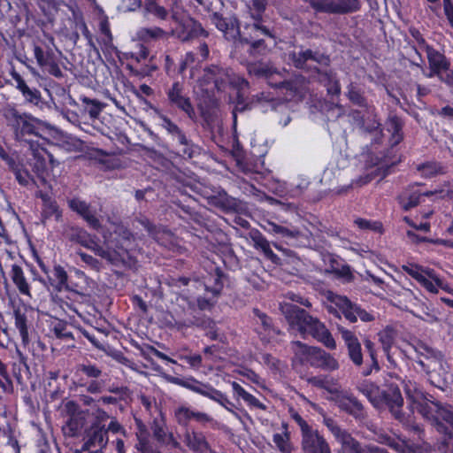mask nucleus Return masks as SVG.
<instances>
[{
  "mask_svg": "<svg viewBox=\"0 0 453 453\" xmlns=\"http://www.w3.org/2000/svg\"><path fill=\"white\" fill-rule=\"evenodd\" d=\"M108 443L107 430L101 421H95L85 431L82 450L90 453H102Z\"/></svg>",
  "mask_w": 453,
  "mask_h": 453,
  "instance_id": "f3484780",
  "label": "nucleus"
},
{
  "mask_svg": "<svg viewBox=\"0 0 453 453\" xmlns=\"http://www.w3.org/2000/svg\"><path fill=\"white\" fill-rule=\"evenodd\" d=\"M312 78L325 86L329 95L339 96L341 94V85L337 74L331 68L315 66Z\"/></svg>",
  "mask_w": 453,
  "mask_h": 453,
  "instance_id": "4be33fe9",
  "label": "nucleus"
},
{
  "mask_svg": "<svg viewBox=\"0 0 453 453\" xmlns=\"http://www.w3.org/2000/svg\"><path fill=\"white\" fill-rule=\"evenodd\" d=\"M77 255L81 257V261L84 262L92 270L96 272L101 271L102 263L97 258L82 251H78Z\"/></svg>",
  "mask_w": 453,
  "mask_h": 453,
  "instance_id": "0e129e2a",
  "label": "nucleus"
},
{
  "mask_svg": "<svg viewBox=\"0 0 453 453\" xmlns=\"http://www.w3.org/2000/svg\"><path fill=\"white\" fill-rule=\"evenodd\" d=\"M307 382L314 387L326 389L329 393L335 390L336 380L328 375L313 376L308 378Z\"/></svg>",
  "mask_w": 453,
  "mask_h": 453,
  "instance_id": "79ce46f5",
  "label": "nucleus"
},
{
  "mask_svg": "<svg viewBox=\"0 0 453 453\" xmlns=\"http://www.w3.org/2000/svg\"><path fill=\"white\" fill-rule=\"evenodd\" d=\"M387 388L381 390L373 383H363L359 391L378 409L387 407L392 416L405 426H411V416L403 412V398L398 385L387 382Z\"/></svg>",
  "mask_w": 453,
  "mask_h": 453,
  "instance_id": "20e7f679",
  "label": "nucleus"
},
{
  "mask_svg": "<svg viewBox=\"0 0 453 453\" xmlns=\"http://www.w3.org/2000/svg\"><path fill=\"white\" fill-rule=\"evenodd\" d=\"M328 299L341 311L345 319L350 323L357 322V317L364 322H371L374 320V316L372 314L362 309L357 303H352L346 296L330 293Z\"/></svg>",
  "mask_w": 453,
  "mask_h": 453,
  "instance_id": "4468645a",
  "label": "nucleus"
},
{
  "mask_svg": "<svg viewBox=\"0 0 453 453\" xmlns=\"http://www.w3.org/2000/svg\"><path fill=\"white\" fill-rule=\"evenodd\" d=\"M15 316V326L18 328L21 339L22 343L26 346L29 342L28 330L27 325V317L25 314L21 313L19 310L14 311Z\"/></svg>",
  "mask_w": 453,
  "mask_h": 453,
  "instance_id": "09e8293b",
  "label": "nucleus"
},
{
  "mask_svg": "<svg viewBox=\"0 0 453 453\" xmlns=\"http://www.w3.org/2000/svg\"><path fill=\"white\" fill-rule=\"evenodd\" d=\"M87 244L88 246H84L85 248L91 250L95 255L105 259L112 265L126 266L130 265L131 257L128 253V247L116 246L112 250L110 248L104 249L93 240L91 235L88 236Z\"/></svg>",
  "mask_w": 453,
  "mask_h": 453,
  "instance_id": "ddd939ff",
  "label": "nucleus"
},
{
  "mask_svg": "<svg viewBox=\"0 0 453 453\" xmlns=\"http://www.w3.org/2000/svg\"><path fill=\"white\" fill-rule=\"evenodd\" d=\"M11 74L16 82V88L20 91L25 102L34 105H39L42 102L41 92L37 88H31L16 71H12Z\"/></svg>",
  "mask_w": 453,
  "mask_h": 453,
  "instance_id": "c85d7f7f",
  "label": "nucleus"
},
{
  "mask_svg": "<svg viewBox=\"0 0 453 453\" xmlns=\"http://www.w3.org/2000/svg\"><path fill=\"white\" fill-rule=\"evenodd\" d=\"M155 112L161 120V127L171 135L173 140L176 141L178 144L187 142L186 134L177 124L159 110L155 109Z\"/></svg>",
  "mask_w": 453,
  "mask_h": 453,
  "instance_id": "473e14b6",
  "label": "nucleus"
},
{
  "mask_svg": "<svg viewBox=\"0 0 453 453\" xmlns=\"http://www.w3.org/2000/svg\"><path fill=\"white\" fill-rule=\"evenodd\" d=\"M277 74L272 73V76L269 78L267 83L271 87L280 88L284 83L288 73L284 68L276 67Z\"/></svg>",
  "mask_w": 453,
  "mask_h": 453,
  "instance_id": "052dcab7",
  "label": "nucleus"
},
{
  "mask_svg": "<svg viewBox=\"0 0 453 453\" xmlns=\"http://www.w3.org/2000/svg\"><path fill=\"white\" fill-rule=\"evenodd\" d=\"M426 51L431 69V73L427 75L428 77H433L434 75L441 76L442 71L449 70L450 63L443 54L430 45H426Z\"/></svg>",
  "mask_w": 453,
  "mask_h": 453,
  "instance_id": "bb28decb",
  "label": "nucleus"
},
{
  "mask_svg": "<svg viewBox=\"0 0 453 453\" xmlns=\"http://www.w3.org/2000/svg\"><path fill=\"white\" fill-rule=\"evenodd\" d=\"M31 151L33 158L29 162V165L33 172L40 178L42 181H45V173L47 171L46 165V153L47 150L43 148L41 142L37 143L36 147L27 148Z\"/></svg>",
  "mask_w": 453,
  "mask_h": 453,
  "instance_id": "cd10ccee",
  "label": "nucleus"
},
{
  "mask_svg": "<svg viewBox=\"0 0 453 453\" xmlns=\"http://www.w3.org/2000/svg\"><path fill=\"white\" fill-rule=\"evenodd\" d=\"M115 233L118 234L119 240L116 246L128 247V250L131 248V245L134 242V235L133 233L127 227L119 226Z\"/></svg>",
  "mask_w": 453,
  "mask_h": 453,
  "instance_id": "6e6d98bb",
  "label": "nucleus"
},
{
  "mask_svg": "<svg viewBox=\"0 0 453 453\" xmlns=\"http://www.w3.org/2000/svg\"><path fill=\"white\" fill-rule=\"evenodd\" d=\"M418 281L431 293H437V287L443 288L442 280L433 270L426 271Z\"/></svg>",
  "mask_w": 453,
  "mask_h": 453,
  "instance_id": "ea45409f",
  "label": "nucleus"
},
{
  "mask_svg": "<svg viewBox=\"0 0 453 453\" xmlns=\"http://www.w3.org/2000/svg\"><path fill=\"white\" fill-rule=\"evenodd\" d=\"M293 349L309 356V362L311 366L321 368L326 371H335L339 369L338 361L330 354L320 348L309 347L306 344L296 341L292 342Z\"/></svg>",
  "mask_w": 453,
  "mask_h": 453,
  "instance_id": "1a4fd4ad",
  "label": "nucleus"
},
{
  "mask_svg": "<svg viewBox=\"0 0 453 453\" xmlns=\"http://www.w3.org/2000/svg\"><path fill=\"white\" fill-rule=\"evenodd\" d=\"M233 73L229 68L211 65L203 70V79L207 83H213L219 91H224L232 81Z\"/></svg>",
  "mask_w": 453,
  "mask_h": 453,
  "instance_id": "412c9836",
  "label": "nucleus"
},
{
  "mask_svg": "<svg viewBox=\"0 0 453 453\" xmlns=\"http://www.w3.org/2000/svg\"><path fill=\"white\" fill-rule=\"evenodd\" d=\"M364 344L365 349H367L370 358H371V365L370 367L367 369H365L362 372V374L364 376H368L372 373V370L379 371L380 365L376 357V351L374 349V343L368 338H365L364 340Z\"/></svg>",
  "mask_w": 453,
  "mask_h": 453,
  "instance_id": "8fccbe9b",
  "label": "nucleus"
},
{
  "mask_svg": "<svg viewBox=\"0 0 453 453\" xmlns=\"http://www.w3.org/2000/svg\"><path fill=\"white\" fill-rule=\"evenodd\" d=\"M317 12L327 14H347L359 10L358 0H305Z\"/></svg>",
  "mask_w": 453,
  "mask_h": 453,
  "instance_id": "dca6fc26",
  "label": "nucleus"
},
{
  "mask_svg": "<svg viewBox=\"0 0 453 453\" xmlns=\"http://www.w3.org/2000/svg\"><path fill=\"white\" fill-rule=\"evenodd\" d=\"M34 54L38 65L42 67H45L53 59V53L44 52L40 46H35Z\"/></svg>",
  "mask_w": 453,
  "mask_h": 453,
  "instance_id": "e2e57ef3",
  "label": "nucleus"
},
{
  "mask_svg": "<svg viewBox=\"0 0 453 453\" xmlns=\"http://www.w3.org/2000/svg\"><path fill=\"white\" fill-rule=\"evenodd\" d=\"M87 244L88 246H84L85 248L91 250L95 255L105 259L112 265L126 266L130 265L131 257L128 253V247L116 246L112 250L110 248L104 249L93 240L91 235L88 236Z\"/></svg>",
  "mask_w": 453,
  "mask_h": 453,
  "instance_id": "f8f14e48",
  "label": "nucleus"
},
{
  "mask_svg": "<svg viewBox=\"0 0 453 453\" xmlns=\"http://www.w3.org/2000/svg\"><path fill=\"white\" fill-rule=\"evenodd\" d=\"M53 332L57 338L64 340H73V336L71 331L68 330V325L63 322H58L55 325Z\"/></svg>",
  "mask_w": 453,
  "mask_h": 453,
  "instance_id": "774afa93",
  "label": "nucleus"
},
{
  "mask_svg": "<svg viewBox=\"0 0 453 453\" xmlns=\"http://www.w3.org/2000/svg\"><path fill=\"white\" fill-rule=\"evenodd\" d=\"M81 101L84 104V111L89 115L91 119H98L101 111L105 104L96 99H90L87 96L81 97Z\"/></svg>",
  "mask_w": 453,
  "mask_h": 453,
  "instance_id": "c03bdc74",
  "label": "nucleus"
},
{
  "mask_svg": "<svg viewBox=\"0 0 453 453\" xmlns=\"http://www.w3.org/2000/svg\"><path fill=\"white\" fill-rule=\"evenodd\" d=\"M209 203L224 211H236L238 207L237 199L230 196L224 189H219L216 194L208 197Z\"/></svg>",
  "mask_w": 453,
  "mask_h": 453,
  "instance_id": "2f4dec72",
  "label": "nucleus"
},
{
  "mask_svg": "<svg viewBox=\"0 0 453 453\" xmlns=\"http://www.w3.org/2000/svg\"><path fill=\"white\" fill-rule=\"evenodd\" d=\"M346 96L353 104L360 107H367V101L364 96V92L353 82L348 85Z\"/></svg>",
  "mask_w": 453,
  "mask_h": 453,
  "instance_id": "a18cd8bd",
  "label": "nucleus"
},
{
  "mask_svg": "<svg viewBox=\"0 0 453 453\" xmlns=\"http://www.w3.org/2000/svg\"><path fill=\"white\" fill-rule=\"evenodd\" d=\"M90 234L83 228L74 225H65L62 230V236L71 242L79 243L81 246H88L87 240Z\"/></svg>",
  "mask_w": 453,
  "mask_h": 453,
  "instance_id": "c9c22d12",
  "label": "nucleus"
},
{
  "mask_svg": "<svg viewBox=\"0 0 453 453\" xmlns=\"http://www.w3.org/2000/svg\"><path fill=\"white\" fill-rule=\"evenodd\" d=\"M144 10L147 13L152 14L159 19H165L168 16V11L157 3V0H145Z\"/></svg>",
  "mask_w": 453,
  "mask_h": 453,
  "instance_id": "3c124183",
  "label": "nucleus"
},
{
  "mask_svg": "<svg viewBox=\"0 0 453 453\" xmlns=\"http://www.w3.org/2000/svg\"><path fill=\"white\" fill-rule=\"evenodd\" d=\"M272 38L273 35L270 29L263 23H245L242 29L240 28V35L237 41L240 44H247L249 48L247 52L250 56L257 58L265 54L267 45L265 38Z\"/></svg>",
  "mask_w": 453,
  "mask_h": 453,
  "instance_id": "39448f33",
  "label": "nucleus"
},
{
  "mask_svg": "<svg viewBox=\"0 0 453 453\" xmlns=\"http://www.w3.org/2000/svg\"><path fill=\"white\" fill-rule=\"evenodd\" d=\"M68 275L66 271L61 265H55L52 271V276H48V280L55 290L60 292L63 289L70 290L67 284Z\"/></svg>",
  "mask_w": 453,
  "mask_h": 453,
  "instance_id": "4c0bfd02",
  "label": "nucleus"
},
{
  "mask_svg": "<svg viewBox=\"0 0 453 453\" xmlns=\"http://www.w3.org/2000/svg\"><path fill=\"white\" fill-rule=\"evenodd\" d=\"M288 58L297 69L311 70L314 74V67L311 63H316L319 68L329 67L330 56L319 50H312L303 46L296 49L288 54Z\"/></svg>",
  "mask_w": 453,
  "mask_h": 453,
  "instance_id": "6e6552de",
  "label": "nucleus"
},
{
  "mask_svg": "<svg viewBox=\"0 0 453 453\" xmlns=\"http://www.w3.org/2000/svg\"><path fill=\"white\" fill-rule=\"evenodd\" d=\"M166 96L170 106L182 111L192 120L196 119V111L190 98L184 95L183 86L179 81L174 82L172 87L167 89Z\"/></svg>",
  "mask_w": 453,
  "mask_h": 453,
  "instance_id": "aec40b11",
  "label": "nucleus"
},
{
  "mask_svg": "<svg viewBox=\"0 0 453 453\" xmlns=\"http://www.w3.org/2000/svg\"><path fill=\"white\" fill-rule=\"evenodd\" d=\"M387 130L391 133L389 142L391 147H395L399 144L403 139V134L402 132L403 123L402 120L395 115L389 116L386 123Z\"/></svg>",
  "mask_w": 453,
  "mask_h": 453,
  "instance_id": "e433bc0d",
  "label": "nucleus"
},
{
  "mask_svg": "<svg viewBox=\"0 0 453 453\" xmlns=\"http://www.w3.org/2000/svg\"><path fill=\"white\" fill-rule=\"evenodd\" d=\"M87 244L88 246H84L85 248L91 250L95 255L105 259L112 265L126 266L130 265L131 257L128 253V247L116 246L112 250L110 248L104 249L93 240L91 235L88 236Z\"/></svg>",
  "mask_w": 453,
  "mask_h": 453,
  "instance_id": "9d476101",
  "label": "nucleus"
},
{
  "mask_svg": "<svg viewBox=\"0 0 453 453\" xmlns=\"http://www.w3.org/2000/svg\"><path fill=\"white\" fill-rule=\"evenodd\" d=\"M4 117L13 140L22 148L36 147L42 136L43 122L33 115L21 112L15 107L5 109Z\"/></svg>",
  "mask_w": 453,
  "mask_h": 453,
  "instance_id": "7ed1b4c3",
  "label": "nucleus"
},
{
  "mask_svg": "<svg viewBox=\"0 0 453 453\" xmlns=\"http://www.w3.org/2000/svg\"><path fill=\"white\" fill-rule=\"evenodd\" d=\"M312 337L322 342L326 348L330 349H334L336 348L334 339L333 338L331 333L326 328L324 324L321 326V327H319L318 332H316Z\"/></svg>",
  "mask_w": 453,
  "mask_h": 453,
  "instance_id": "864d4df0",
  "label": "nucleus"
},
{
  "mask_svg": "<svg viewBox=\"0 0 453 453\" xmlns=\"http://www.w3.org/2000/svg\"><path fill=\"white\" fill-rule=\"evenodd\" d=\"M362 128L365 132L372 134L373 142L380 143L382 139V128L380 122L374 116L372 119L363 121Z\"/></svg>",
  "mask_w": 453,
  "mask_h": 453,
  "instance_id": "49530a36",
  "label": "nucleus"
},
{
  "mask_svg": "<svg viewBox=\"0 0 453 453\" xmlns=\"http://www.w3.org/2000/svg\"><path fill=\"white\" fill-rule=\"evenodd\" d=\"M339 332L343 339L345 345L348 349V355L349 359L353 362V364L357 366H360L363 364V354L361 344L356 336V334L344 328L339 327Z\"/></svg>",
  "mask_w": 453,
  "mask_h": 453,
  "instance_id": "b1692460",
  "label": "nucleus"
},
{
  "mask_svg": "<svg viewBox=\"0 0 453 453\" xmlns=\"http://www.w3.org/2000/svg\"><path fill=\"white\" fill-rule=\"evenodd\" d=\"M399 296L403 299H399L395 306H397L403 311L411 312L408 303H411L414 300H416V297L414 296L413 293L409 289H403Z\"/></svg>",
  "mask_w": 453,
  "mask_h": 453,
  "instance_id": "680f3d73",
  "label": "nucleus"
},
{
  "mask_svg": "<svg viewBox=\"0 0 453 453\" xmlns=\"http://www.w3.org/2000/svg\"><path fill=\"white\" fill-rule=\"evenodd\" d=\"M404 391L413 407L426 419L431 420L442 436L436 443V449L441 453H453V434L440 421L441 419L453 427V406L443 404L434 397L423 392L411 381L404 382Z\"/></svg>",
  "mask_w": 453,
  "mask_h": 453,
  "instance_id": "f257e3e1",
  "label": "nucleus"
},
{
  "mask_svg": "<svg viewBox=\"0 0 453 453\" xmlns=\"http://www.w3.org/2000/svg\"><path fill=\"white\" fill-rule=\"evenodd\" d=\"M338 407L354 417L356 419H364L366 415L363 404L355 396H343L337 402Z\"/></svg>",
  "mask_w": 453,
  "mask_h": 453,
  "instance_id": "c756f323",
  "label": "nucleus"
},
{
  "mask_svg": "<svg viewBox=\"0 0 453 453\" xmlns=\"http://www.w3.org/2000/svg\"><path fill=\"white\" fill-rule=\"evenodd\" d=\"M185 445L194 453L212 452V449L202 432L187 428L183 434Z\"/></svg>",
  "mask_w": 453,
  "mask_h": 453,
  "instance_id": "393cba45",
  "label": "nucleus"
},
{
  "mask_svg": "<svg viewBox=\"0 0 453 453\" xmlns=\"http://www.w3.org/2000/svg\"><path fill=\"white\" fill-rule=\"evenodd\" d=\"M250 237L254 248L262 251L265 258L277 265H282L285 263L284 258L280 257L273 251L270 242L258 230L250 232Z\"/></svg>",
  "mask_w": 453,
  "mask_h": 453,
  "instance_id": "a878e982",
  "label": "nucleus"
},
{
  "mask_svg": "<svg viewBox=\"0 0 453 453\" xmlns=\"http://www.w3.org/2000/svg\"><path fill=\"white\" fill-rule=\"evenodd\" d=\"M169 381L180 387H183L185 388H188L193 392L200 394L205 397H208L219 403L221 406H223L228 411L233 413L234 416H238V414L232 409L234 403L230 402L223 393L214 388L210 384L203 383L193 377L185 379L171 377L169 379Z\"/></svg>",
  "mask_w": 453,
  "mask_h": 453,
  "instance_id": "0eeeda50",
  "label": "nucleus"
},
{
  "mask_svg": "<svg viewBox=\"0 0 453 453\" xmlns=\"http://www.w3.org/2000/svg\"><path fill=\"white\" fill-rule=\"evenodd\" d=\"M87 244L88 246H84L85 248L91 250L95 255L105 259L112 265L126 266L130 265L131 257L128 253V247L116 246L112 250L110 248L104 249L93 240L91 235L88 236Z\"/></svg>",
  "mask_w": 453,
  "mask_h": 453,
  "instance_id": "9b49d317",
  "label": "nucleus"
},
{
  "mask_svg": "<svg viewBox=\"0 0 453 453\" xmlns=\"http://www.w3.org/2000/svg\"><path fill=\"white\" fill-rule=\"evenodd\" d=\"M416 363L420 366L428 382L441 391H446L453 383V374L444 354L425 343L416 348Z\"/></svg>",
  "mask_w": 453,
  "mask_h": 453,
  "instance_id": "f03ea898",
  "label": "nucleus"
},
{
  "mask_svg": "<svg viewBox=\"0 0 453 453\" xmlns=\"http://www.w3.org/2000/svg\"><path fill=\"white\" fill-rule=\"evenodd\" d=\"M280 311L288 324L292 327H296L302 334L313 336L323 325L317 318L296 304L284 303L280 305Z\"/></svg>",
  "mask_w": 453,
  "mask_h": 453,
  "instance_id": "423d86ee",
  "label": "nucleus"
},
{
  "mask_svg": "<svg viewBox=\"0 0 453 453\" xmlns=\"http://www.w3.org/2000/svg\"><path fill=\"white\" fill-rule=\"evenodd\" d=\"M54 217L57 221H59L62 217V211L56 201H49L46 205L42 206V221L44 224L45 220Z\"/></svg>",
  "mask_w": 453,
  "mask_h": 453,
  "instance_id": "603ef678",
  "label": "nucleus"
},
{
  "mask_svg": "<svg viewBox=\"0 0 453 453\" xmlns=\"http://www.w3.org/2000/svg\"><path fill=\"white\" fill-rule=\"evenodd\" d=\"M247 72L250 75L262 78L268 81L272 73L277 74L276 66L271 62H252L247 65Z\"/></svg>",
  "mask_w": 453,
  "mask_h": 453,
  "instance_id": "f704fd0d",
  "label": "nucleus"
},
{
  "mask_svg": "<svg viewBox=\"0 0 453 453\" xmlns=\"http://www.w3.org/2000/svg\"><path fill=\"white\" fill-rule=\"evenodd\" d=\"M252 311H253V314L255 315V317H257L258 319V322L260 323V325L263 327V330L265 333H267L268 334L271 332H273L277 334H280V330H277L273 327L272 319L269 316H267V314H265V312H262L257 308H254Z\"/></svg>",
  "mask_w": 453,
  "mask_h": 453,
  "instance_id": "5fc2aeb1",
  "label": "nucleus"
},
{
  "mask_svg": "<svg viewBox=\"0 0 453 453\" xmlns=\"http://www.w3.org/2000/svg\"><path fill=\"white\" fill-rule=\"evenodd\" d=\"M11 278L22 295L31 296L29 284L27 283L24 272L19 265H12Z\"/></svg>",
  "mask_w": 453,
  "mask_h": 453,
  "instance_id": "58836bf2",
  "label": "nucleus"
},
{
  "mask_svg": "<svg viewBox=\"0 0 453 453\" xmlns=\"http://www.w3.org/2000/svg\"><path fill=\"white\" fill-rule=\"evenodd\" d=\"M441 167L435 162H426L418 165L417 170L426 178L432 177L441 172Z\"/></svg>",
  "mask_w": 453,
  "mask_h": 453,
  "instance_id": "bf43d9fd",
  "label": "nucleus"
},
{
  "mask_svg": "<svg viewBox=\"0 0 453 453\" xmlns=\"http://www.w3.org/2000/svg\"><path fill=\"white\" fill-rule=\"evenodd\" d=\"M272 229L273 233L287 238L290 242H297L299 244H306L310 242V233L302 232L295 227H287L283 226L272 223Z\"/></svg>",
  "mask_w": 453,
  "mask_h": 453,
  "instance_id": "7c9ffc66",
  "label": "nucleus"
},
{
  "mask_svg": "<svg viewBox=\"0 0 453 453\" xmlns=\"http://www.w3.org/2000/svg\"><path fill=\"white\" fill-rule=\"evenodd\" d=\"M323 424L327 427L334 439L342 445V448L350 453H363L365 444L352 436L346 429L341 427L332 418L324 416Z\"/></svg>",
  "mask_w": 453,
  "mask_h": 453,
  "instance_id": "2eb2a0df",
  "label": "nucleus"
},
{
  "mask_svg": "<svg viewBox=\"0 0 453 453\" xmlns=\"http://www.w3.org/2000/svg\"><path fill=\"white\" fill-rule=\"evenodd\" d=\"M68 205L72 211L77 212L81 216L87 213L88 211L90 209V206L88 203H87L85 201H82L79 198H73V199L69 200Z\"/></svg>",
  "mask_w": 453,
  "mask_h": 453,
  "instance_id": "69168bd1",
  "label": "nucleus"
},
{
  "mask_svg": "<svg viewBox=\"0 0 453 453\" xmlns=\"http://www.w3.org/2000/svg\"><path fill=\"white\" fill-rule=\"evenodd\" d=\"M15 175L17 181L22 186H27L32 180L29 172L27 169H23L19 164L16 165L15 170H12Z\"/></svg>",
  "mask_w": 453,
  "mask_h": 453,
  "instance_id": "338daca9",
  "label": "nucleus"
},
{
  "mask_svg": "<svg viewBox=\"0 0 453 453\" xmlns=\"http://www.w3.org/2000/svg\"><path fill=\"white\" fill-rule=\"evenodd\" d=\"M210 20L223 33L227 41L236 42L240 35V24L235 15L230 13L224 15L221 12H213L210 14Z\"/></svg>",
  "mask_w": 453,
  "mask_h": 453,
  "instance_id": "a211bd4d",
  "label": "nucleus"
},
{
  "mask_svg": "<svg viewBox=\"0 0 453 453\" xmlns=\"http://www.w3.org/2000/svg\"><path fill=\"white\" fill-rule=\"evenodd\" d=\"M76 372L81 373L91 380L98 379L103 374L102 368L89 361L78 364L76 365Z\"/></svg>",
  "mask_w": 453,
  "mask_h": 453,
  "instance_id": "de8ad7c7",
  "label": "nucleus"
},
{
  "mask_svg": "<svg viewBox=\"0 0 453 453\" xmlns=\"http://www.w3.org/2000/svg\"><path fill=\"white\" fill-rule=\"evenodd\" d=\"M174 418L176 422L180 426L186 427V429L188 428L191 420H194L201 425H205L206 423L212 421V418L207 413L192 410L187 406L178 407L174 411Z\"/></svg>",
  "mask_w": 453,
  "mask_h": 453,
  "instance_id": "5701e85b",
  "label": "nucleus"
},
{
  "mask_svg": "<svg viewBox=\"0 0 453 453\" xmlns=\"http://www.w3.org/2000/svg\"><path fill=\"white\" fill-rule=\"evenodd\" d=\"M151 431L153 433V436L158 442H165L166 441V432H165V424L164 420L154 419L151 424Z\"/></svg>",
  "mask_w": 453,
  "mask_h": 453,
  "instance_id": "13d9d810",
  "label": "nucleus"
},
{
  "mask_svg": "<svg viewBox=\"0 0 453 453\" xmlns=\"http://www.w3.org/2000/svg\"><path fill=\"white\" fill-rule=\"evenodd\" d=\"M182 147L180 156L185 159H191L199 154L200 148L187 137V142L179 143Z\"/></svg>",
  "mask_w": 453,
  "mask_h": 453,
  "instance_id": "4d7b16f0",
  "label": "nucleus"
},
{
  "mask_svg": "<svg viewBox=\"0 0 453 453\" xmlns=\"http://www.w3.org/2000/svg\"><path fill=\"white\" fill-rule=\"evenodd\" d=\"M301 449L303 453H332L326 439L312 427L301 434Z\"/></svg>",
  "mask_w": 453,
  "mask_h": 453,
  "instance_id": "6ab92c4d",
  "label": "nucleus"
},
{
  "mask_svg": "<svg viewBox=\"0 0 453 453\" xmlns=\"http://www.w3.org/2000/svg\"><path fill=\"white\" fill-rule=\"evenodd\" d=\"M65 413L69 416L67 425L70 429L76 431L79 429L80 424L77 421V416L81 414L80 405L74 401H68L64 405Z\"/></svg>",
  "mask_w": 453,
  "mask_h": 453,
  "instance_id": "37998d69",
  "label": "nucleus"
},
{
  "mask_svg": "<svg viewBox=\"0 0 453 453\" xmlns=\"http://www.w3.org/2000/svg\"><path fill=\"white\" fill-rule=\"evenodd\" d=\"M421 193L405 190L397 196V201L403 211H409L418 205Z\"/></svg>",
  "mask_w": 453,
  "mask_h": 453,
  "instance_id": "a19ab883",
  "label": "nucleus"
},
{
  "mask_svg": "<svg viewBox=\"0 0 453 453\" xmlns=\"http://www.w3.org/2000/svg\"><path fill=\"white\" fill-rule=\"evenodd\" d=\"M181 37L183 41H188L199 36H208V32L203 29L201 23L192 18L182 21Z\"/></svg>",
  "mask_w": 453,
  "mask_h": 453,
  "instance_id": "72a5a7b5",
  "label": "nucleus"
}]
</instances>
